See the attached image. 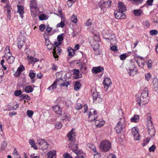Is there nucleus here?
<instances>
[{
    "label": "nucleus",
    "mask_w": 158,
    "mask_h": 158,
    "mask_svg": "<svg viewBox=\"0 0 158 158\" xmlns=\"http://www.w3.org/2000/svg\"><path fill=\"white\" fill-rule=\"evenodd\" d=\"M148 89L145 88L141 94L140 97L136 98V101L139 106L145 107L148 102Z\"/></svg>",
    "instance_id": "1"
},
{
    "label": "nucleus",
    "mask_w": 158,
    "mask_h": 158,
    "mask_svg": "<svg viewBox=\"0 0 158 158\" xmlns=\"http://www.w3.org/2000/svg\"><path fill=\"white\" fill-rule=\"evenodd\" d=\"M119 114H120V116L121 117H120L119 121L115 127V130L117 133H120L123 130V127L125 125V119L123 115V111L122 110H120L118 111Z\"/></svg>",
    "instance_id": "2"
},
{
    "label": "nucleus",
    "mask_w": 158,
    "mask_h": 158,
    "mask_svg": "<svg viewBox=\"0 0 158 158\" xmlns=\"http://www.w3.org/2000/svg\"><path fill=\"white\" fill-rule=\"evenodd\" d=\"M146 125L148 130L149 135H150L151 137L154 136L155 133V129L152 120V117L150 114H147Z\"/></svg>",
    "instance_id": "3"
},
{
    "label": "nucleus",
    "mask_w": 158,
    "mask_h": 158,
    "mask_svg": "<svg viewBox=\"0 0 158 158\" xmlns=\"http://www.w3.org/2000/svg\"><path fill=\"white\" fill-rule=\"evenodd\" d=\"M30 2V7L31 15L33 17L36 16L39 11V8L36 0H28Z\"/></svg>",
    "instance_id": "4"
},
{
    "label": "nucleus",
    "mask_w": 158,
    "mask_h": 158,
    "mask_svg": "<svg viewBox=\"0 0 158 158\" xmlns=\"http://www.w3.org/2000/svg\"><path fill=\"white\" fill-rule=\"evenodd\" d=\"M99 148L102 151L106 152L111 148V143L107 140H102L100 143Z\"/></svg>",
    "instance_id": "5"
},
{
    "label": "nucleus",
    "mask_w": 158,
    "mask_h": 158,
    "mask_svg": "<svg viewBox=\"0 0 158 158\" xmlns=\"http://www.w3.org/2000/svg\"><path fill=\"white\" fill-rule=\"evenodd\" d=\"M62 81L61 79L60 80L56 79L55 81L53 84L50 86L48 89V90L52 91V92L56 88L57 85L59 84L61 86H66L67 87L69 85V81L64 82L63 83H59Z\"/></svg>",
    "instance_id": "6"
},
{
    "label": "nucleus",
    "mask_w": 158,
    "mask_h": 158,
    "mask_svg": "<svg viewBox=\"0 0 158 158\" xmlns=\"http://www.w3.org/2000/svg\"><path fill=\"white\" fill-rule=\"evenodd\" d=\"M129 75L131 76H134L137 73V70L135 66L134 62H131L130 66L128 68H126Z\"/></svg>",
    "instance_id": "7"
},
{
    "label": "nucleus",
    "mask_w": 158,
    "mask_h": 158,
    "mask_svg": "<svg viewBox=\"0 0 158 158\" xmlns=\"http://www.w3.org/2000/svg\"><path fill=\"white\" fill-rule=\"evenodd\" d=\"M91 93L94 102L97 103L102 102V99L100 97V94L95 89L91 90Z\"/></svg>",
    "instance_id": "8"
},
{
    "label": "nucleus",
    "mask_w": 158,
    "mask_h": 158,
    "mask_svg": "<svg viewBox=\"0 0 158 158\" xmlns=\"http://www.w3.org/2000/svg\"><path fill=\"white\" fill-rule=\"evenodd\" d=\"M72 144L69 143V147L78 156L76 157V158H84L83 156V155L79 156V155H81L82 152L80 150L78 149V148L77 145L75 144H73L72 146Z\"/></svg>",
    "instance_id": "9"
},
{
    "label": "nucleus",
    "mask_w": 158,
    "mask_h": 158,
    "mask_svg": "<svg viewBox=\"0 0 158 158\" xmlns=\"http://www.w3.org/2000/svg\"><path fill=\"white\" fill-rule=\"evenodd\" d=\"M87 113L88 118L90 121H93L96 119L98 117L96 111L94 110L91 109L88 110Z\"/></svg>",
    "instance_id": "10"
},
{
    "label": "nucleus",
    "mask_w": 158,
    "mask_h": 158,
    "mask_svg": "<svg viewBox=\"0 0 158 158\" xmlns=\"http://www.w3.org/2000/svg\"><path fill=\"white\" fill-rule=\"evenodd\" d=\"M37 143L39 145V148L42 150H46L48 147V144L44 139L38 140Z\"/></svg>",
    "instance_id": "11"
},
{
    "label": "nucleus",
    "mask_w": 158,
    "mask_h": 158,
    "mask_svg": "<svg viewBox=\"0 0 158 158\" xmlns=\"http://www.w3.org/2000/svg\"><path fill=\"white\" fill-rule=\"evenodd\" d=\"M131 134L134 137V139L136 140H139L140 138V135L138 132V129L137 127H134L131 129Z\"/></svg>",
    "instance_id": "12"
},
{
    "label": "nucleus",
    "mask_w": 158,
    "mask_h": 158,
    "mask_svg": "<svg viewBox=\"0 0 158 158\" xmlns=\"http://www.w3.org/2000/svg\"><path fill=\"white\" fill-rule=\"evenodd\" d=\"M92 48L94 51V53L96 55H98L100 54L101 49L99 44L97 42H95L94 43Z\"/></svg>",
    "instance_id": "13"
},
{
    "label": "nucleus",
    "mask_w": 158,
    "mask_h": 158,
    "mask_svg": "<svg viewBox=\"0 0 158 158\" xmlns=\"http://www.w3.org/2000/svg\"><path fill=\"white\" fill-rule=\"evenodd\" d=\"M61 49L59 47H54L53 49V54L54 58L56 59H57L56 60H57L58 56L57 54H58V55H60Z\"/></svg>",
    "instance_id": "14"
},
{
    "label": "nucleus",
    "mask_w": 158,
    "mask_h": 158,
    "mask_svg": "<svg viewBox=\"0 0 158 158\" xmlns=\"http://www.w3.org/2000/svg\"><path fill=\"white\" fill-rule=\"evenodd\" d=\"M114 15L117 19H125L126 18V16L125 14L123 12H122L119 10L114 12Z\"/></svg>",
    "instance_id": "15"
},
{
    "label": "nucleus",
    "mask_w": 158,
    "mask_h": 158,
    "mask_svg": "<svg viewBox=\"0 0 158 158\" xmlns=\"http://www.w3.org/2000/svg\"><path fill=\"white\" fill-rule=\"evenodd\" d=\"M74 131L75 129L73 128L68 134L67 136L69 141L72 142L74 140L75 134Z\"/></svg>",
    "instance_id": "16"
},
{
    "label": "nucleus",
    "mask_w": 158,
    "mask_h": 158,
    "mask_svg": "<svg viewBox=\"0 0 158 158\" xmlns=\"http://www.w3.org/2000/svg\"><path fill=\"white\" fill-rule=\"evenodd\" d=\"M27 61L29 64H32L33 66L35 63L39 61V59L35 57L32 56H27Z\"/></svg>",
    "instance_id": "17"
},
{
    "label": "nucleus",
    "mask_w": 158,
    "mask_h": 158,
    "mask_svg": "<svg viewBox=\"0 0 158 158\" xmlns=\"http://www.w3.org/2000/svg\"><path fill=\"white\" fill-rule=\"evenodd\" d=\"M4 57L6 58L7 62L9 64H12L13 63L15 59V57L12 56L11 54H9L8 55H5L2 57V58Z\"/></svg>",
    "instance_id": "18"
},
{
    "label": "nucleus",
    "mask_w": 158,
    "mask_h": 158,
    "mask_svg": "<svg viewBox=\"0 0 158 158\" xmlns=\"http://www.w3.org/2000/svg\"><path fill=\"white\" fill-rule=\"evenodd\" d=\"M103 84L104 88L106 87V90L108 89V88L112 84V82L110 78H105L103 81Z\"/></svg>",
    "instance_id": "19"
},
{
    "label": "nucleus",
    "mask_w": 158,
    "mask_h": 158,
    "mask_svg": "<svg viewBox=\"0 0 158 158\" xmlns=\"http://www.w3.org/2000/svg\"><path fill=\"white\" fill-rule=\"evenodd\" d=\"M137 63L139 66L141 68H142L145 64L144 61L142 57H138L137 60Z\"/></svg>",
    "instance_id": "20"
},
{
    "label": "nucleus",
    "mask_w": 158,
    "mask_h": 158,
    "mask_svg": "<svg viewBox=\"0 0 158 158\" xmlns=\"http://www.w3.org/2000/svg\"><path fill=\"white\" fill-rule=\"evenodd\" d=\"M25 40L26 38L24 36L21 35L20 37V40H19L18 44V46L19 48H21L24 45Z\"/></svg>",
    "instance_id": "21"
},
{
    "label": "nucleus",
    "mask_w": 158,
    "mask_h": 158,
    "mask_svg": "<svg viewBox=\"0 0 158 158\" xmlns=\"http://www.w3.org/2000/svg\"><path fill=\"white\" fill-rule=\"evenodd\" d=\"M103 68L100 66L93 67L92 69L93 72L95 74L101 72L103 71Z\"/></svg>",
    "instance_id": "22"
},
{
    "label": "nucleus",
    "mask_w": 158,
    "mask_h": 158,
    "mask_svg": "<svg viewBox=\"0 0 158 158\" xmlns=\"http://www.w3.org/2000/svg\"><path fill=\"white\" fill-rule=\"evenodd\" d=\"M72 71L75 76L74 77L75 79H78L81 77L82 74L81 73H80L78 69H74Z\"/></svg>",
    "instance_id": "23"
},
{
    "label": "nucleus",
    "mask_w": 158,
    "mask_h": 158,
    "mask_svg": "<svg viewBox=\"0 0 158 158\" xmlns=\"http://www.w3.org/2000/svg\"><path fill=\"white\" fill-rule=\"evenodd\" d=\"M118 9L119 11L124 12L126 11L127 8L125 5L122 2H120L118 4Z\"/></svg>",
    "instance_id": "24"
},
{
    "label": "nucleus",
    "mask_w": 158,
    "mask_h": 158,
    "mask_svg": "<svg viewBox=\"0 0 158 158\" xmlns=\"http://www.w3.org/2000/svg\"><path fill=\"white\" fill-rule=\"evenodd\" d=\"M56 152L53 150L50 151L48 154V158H56Z\"/></svg>",
    "instance_id": "25"
},
{
    "label": "nucleus",
    "mask_w": 158,
    "mask_h": 158,
    "mask_svg": "<svg viewBox=\"0 0 158 158\" xmlns=\"http://www.w3.org/2000/svg\"><path fill=\"white\" fill-rule=\"evenodd\" d=\"M18 11L17 13L20 15L22 19L23 17V14L24 13L23 10V7L21 6L18 5Z\"/></svg>",
    "instance_id": "26"
},
{
    "label": "nucleus",
    "mask_w": 158,
    "mask_h": 158,
    "mask_svg": "<svg viewBox=\"0 0 158 158\" xmlns=\"http://www.w3.org/2000/svg\"><path fill=\"white\" fill-rule=\"evenodd\" d=\"M53 110L57 114H60L62 113L61 109L58 105L55 106L53 107Z\"/></svg>",
    "instance_id": "27"
},
{
    "label": "nucleus",
    "mask_w": 158,
    "mask_h": 158,
    "mask_svg": "<svg viewBox=\"0 0 158 158\" xmlns=\"http://www.w3.org/2000/svg\"><path fill=\"white\" fill-rule=\"evenodd\" d=\"M152 83L154 89L155 90L158 88V78L155 77L153 79Z\"/></svg>",
    "instance_id": "28"
},
{
    "label": "nucleus",
    "mask_w": 158,
    "mask_h": 158,
    "mask_svg": "<svg viewBox=\"0 0 158 158\" xmlns=\"http://www.w3.org/2000/svg\"><path fill=\"white\" fill-rule=\"evenodd\" d=\"M99 7L102 10L106 7V3L104 0H101L98 3Z\"/></svg>",
    "instance_id": "29"
},
{
    "label": "nucleus",
    "mask_w": 158,
    "mask_h": 158,
    "mask_svg": "<svg viewBox=\"0 0 158 158\" xmlns=\"http://www.w3.org/2000/svg\"><path fill=\"white\" fill-rule=\"evenodd\" d=\"M95 124L97 127H101L103 126L104 124V122L102 119L97 120L95 121Z\"/></svg>",
    "instance_id": "30"
},
{
    "label": "nucleus",
    "mask_w": 158,
    "mask_h": 158,
    "mask_svg": "<svg viewBox=\"0 0 158 158\" xmlns=\"http://www.w3.org/2000/svg\"><path fill=\"white\" fill-rule=\"evenodd\" d=\"M133 13L136 16H140L143 14V11L139 9L135 10H133Z\"/></svg>",
    "instance_id": "31"
},
{
    "label": "nucleus",
    "mask_w": 158,
    "mask_h": 158,
    "mask_svg": "<svg viewBox=\"0 0 158 158\" xmlns=\"http://www.w3.org/2000/svg\"><path fill=\"white\" fill-rule=\"evenodd\" d=\"M139 116L138 115H135L131 119L132 122L137 123L139 120Z\"/></svg>",
    "instance_id": "32"
},
{
    "label": "nucleus",
    "mask_w": 158,
    "mask_h": 158,
    "mask_svg": "<svg viewBox=\"0 0 158 158\" xmlns=\"http://www.w3.org/2000/svg\"><path fill=\"white\" fill-rule=\"evenodd\" d=\"M33 90V88L31 86H27L25 87L24 89V91L27 93L32 92Z\"/></svg>",
    "instance_id": "33"
},
{
    "label": "nucleus",
    "mask_w": 158,
    "mask_h": 158,
    "mask_svg": "<svg viewBox=\"0 0 158 158\" xmlns=\"http://www.w3.org/2000/svg\"><path fill=\"white\" fill-rule=\"evenodd\" d=\"M68 55L69 56H73L75 54V51L71 47H69L67 49Z\"/></svg>",
    "instance_id": "34"
},
{
    "label": "nucleus",
    "mask_w": 158,
    "mask_h": 158,
    "mask_svg": "<svg viewBox=\"0 0 158 158\" xmlns=\"http://www.w3.org/2000/svg\"><path fill=\"white\" fill-rule=\"evenodd\" d=\"M151 137L149 135V136L148 137L145 138L143 140V142L142 143V146H144L148 144L149 143L150 139Z\"/></svg>",
    "instance_id": "35"
},
{
    "label": "nucleus",
    "mask_w": 158,
    "mask_h": 158,
    "mask_svg": "<svg viewBox=\"0 0 158 158\" xmlns=\"http://www.w3.org/2000/svg\"><path fill=\"white\" fill-rule=\"evenodd\" d=\"M81 85L79 81L75 82L74 85V89L76 91L78 90L81 87Z\"/></svg>",
    "instance_id": "36"
},
{
    "label": "nucleus",
    "mask_w": 158,
    "mask_h": 158,
    "mask_svg": "<svg viewBox=\"0 0 158 158\" xmlns=\"http://www.w3.org/2000/svg\"><path fill=\"white\" fill-rule=\"evenodd\" d=\"M87 146L89 148L93 151L94 152L97 151L96 147L92 143H88Z\"/></svg>",
    "instance_id": "37"
},
{
    "label": "nucleus",
    "mask_w": 158,
    "mask_h": 158,
    "mask_svg": "<svg viewBox=\"0 0 158 158\" xmlns=\"http://www.w3.org/2000/svg\"><path fill=\"white\" fill-rule=\"evenodd\" d=\"M29 143L31 145V147L33 148L35 150L37 149V147L35 146V143L33 139H30Z\"/></svg>",
    "instance_id": "38"
},
{
    "label": "nucleus",
    "mask_w": 158,
    "mask_h": 158,
    "mask_svg": "<svg viewBox=\"0 0 158 158\" xmlns=\"http://www.w3.org/2000/svg\"><path fill=\"white\" fill-rule=\"evenodd\" d=\"M71 22L73 23H76L77 22V19L76 15H73L70 18Z\"/></svg>",
    "instance_id": "39"
},
{
    "label": "nucleus",
    "mask_w": 158,
    "mask_h": 158,
    "mask_svg": "<svg viewBox=\"0 0 158 158\" xmlns=\"http://www.w3.org/2000/svg\"><path fill=\"white\" fill-rule=\"evenodd\" d=\"M107 41L109 42L111 44H114V42L115 41V38L114 37V38H105Z\"/></svg>",
    "instance_id": "40"
},
{
    "label": "nucleus",
    "mask_w": 158,
    "mask_h": 158,
    "mask_svg": "<svg viewBox=\"0 0 158 158\" xmlns=\"http://www.w3.org/2000/svg\"><path fill=\"white\" fill-rule=\"evenodd\" d=\"M48 18V16L45 14H42L39 16V19L41 20H47Z\"/></svg>",
    "instance_id": "41"
},
{
    "label": "nucleus",
    "mask_w": 158,
    "mask_h": 158,
    "mask_svg": "<svg viewBox=\"0 0 158 158\" xmlns=\"http://www.w3.org/2000/svg\"><path fill=\"white\" fill-rule=\"evenodd\" d=\"M29 76L31 79H33L35 76V73L34 72V70H31L30 71Z\"/></svg>",
    "instance_id": "42"
},
{
    "label": "nucleus",
    "mask_w": 158,
    "mask_h": 158,
    "mask_svg": "<svg viewBox=\"0 0 158 158\" xmlns=\"http://www.w3.org/2000/svg\"><path fill=\"white\" fill-rule=\"evenodd\" d=\"M5 54L7 55H9V54H11L10 52V47L9 46H6L4 51Z\"/></svg>",
    "instance_id": "43"
},
{
    "label": "nucleus",
    "mask_w": 158,
    "mask_h": 158,
    "mask_svg": "<svg viewBox=\"0 0 158 158\" xmlns=\"http://www.w3.org/2000/svg\"><path fill=\"white\" fill-rule=\"evenodd\" d=\"M13 154L14 155V157L15 158H20V155L17 152L16 148L14 149V153Z\"/></svg>",
    "instance_id": "44"
},
{
    "label": "nucleus",
    "mask_w": 158,
    "mask_h": 158,
    "mask_svg": "<svg viewBox=\"0 0 158 158\" xmlns=\"http://www.w3.org/2000/svg\"><path fill=\"white\" fill-rule=\"evenodd\" d=\"M62 126V124L61 123L59 122H57L55 124L56 127L57 129H60Z\"/></svg>",
    "instance_id": "45"
},
{
    "label": "nucleus",
    "mask_w": 158,
    "mask_h": 158,
    "mask_svg": "<svg viewBox=\"0 0 158 158\" xmlns=\"http://www.w3.org/2000/svg\"><path fill=\"white\" fill-rule=\"evenodd\" d=\"M20 97L22 98L23 99L24 98H26L27 100H30L31 99L30 97L28 96V95L27 94H21L20 96Z\"/></svg>",
    "instance_id": "46"
},
{
    "label": "nucleus",
    "mask_w": 158,
    "mask_h": 158,
    "mask_svg": "<svg viewBox=\"0 0 158 158\" xmlns=\"http://www.w3.org/2000/svg\"><path fill=\"white\" fill-rule=\"evenodd\" d=\"M152 61L151 60H149L147 63V64L149 69H150L152 68Z\"/></svg>",
    "instance_id": "47"
},
{
    "label": "nucleus",
    "mask_w": 158,
    "mask_h": 158,
    "mask_svg": "<svg viewBox=\"0 0 158 158\" xmlns=\"http://www.w3.org/2000/svg\"><path fill=\"white\" fill-rule=\"evenodd\" d=\"M149 33L151 35H153L157 34L158 31L156 30H151Z\"/></svg>",
    "instance_id": "48"
},
{
    "label": "nucleus",
    "mask_w": 158,
    "mask_h": 158,
    "mask_svg": "<svg viewBox=\"0 0 158 158\" xmlns=\"http://www.w3.org/2000/svg\"><path fill=\"white\" fill-rule=\"evenodd\" d=\"M143 24L146 27H150V24L149 22L147 20H145L143 22Z\"/></svg>",
    "instance_id": "49"
},
{
    "label": "nucleus",
    "mask_w": 158,
    "mask_h": 158,
    "mask_svg": "<svg viewBox=\"0 0 158 158\" xmlns=\"http://www.w3.org/2000/svg\"><path fill=\"white\" fill-rule=\"evenodd\" d=\"M83 107L82 105L79 103H77L75 106V108L77 110H80Z\"/></svg>",
    "instance_id": "50"
},
{
    "label": "nucleus",
    "mask_w": 158,
    "mask_h": 158,
    "mask_svg": "<svg viewBox=\"0 0 158 158\" xmlns=\"http://www.w3.org/2000/svg\"><path fill=\"white\" fill-rule=\"evenodd\" d=\"M27 114L29 117H31L33 115V112L31 110H27Z\"/></svg>",
    "instance_id": "51"
},
{
    "label": "nucleus",
    "mask_w": 158,
    "mask_h": 158,
    "mask_svg": "<svg viewBox=\"0 0 158 158\" xmlns=\"http://www.w3.org/2000/svg\"><path fill=\"white\" fill-rule=\"evenodd\" d=\"M22 92L20 90H17L15 91L14 92V94L16 96H18L21 95Z\"/></svg>",
    "instance_id": "52"
},
{
    "label": "nucleus",
    "mask_w": 158,
    "mask_h": 158,
    "mask_svg": "<svg viewBox=\"0 0 158 158\" xmlns=\"http://www.w3.org/2000/svg\"><path fill=\"white\" fill-rule=\"evenodd\" d=\"M64 23L62 21H61L60 23L57 24L56 25L57 27H61L63 28L64 26Z\"/></svg>",
    "instance_id": "53"
},
{
    "label": "nucleus",
    "mask_w": 158,
    "mask_h": 158,
    "mask_svg": "<svg viewBox=\"0 0 158 158\" xmlns=\"http://www.w3.org/2000/svg\"><path fill=\"white\" fill-rule=\"evenodd\" d=\"M7 146V143L6 142H3L2 144V149L4 150Z\"/></svg>",
    "instance_id": "54"
},
{
    "label": "nucleus",
    "mask_w": 158,
    "mask_h": 158,
    "mask_svg": "<svg viewBox=\"0 0 158 158\" xmlns=\"http://www.w3.org/2000/svg\"><path fill=\"white\" fill-rule=\"evenodd\" d=\"M151 75L149 73H147L145 75V78L146 80L147 81H148V80L151 77Z\"/></svg>",
    "instance_id": "55"
},
{
    "label": "nucleus",
    "mask_w": 158,
    "mask_h": 158,
    "mask_svg": "<svg viewBox=\"0 0 158 158\" xmlns=\"http://www.w3.org/2000/svg\"><path fill=\"white\" fill-rule=\"evenodd\" d=\"M24 69V67L23 66H20L17 70L20 73H21Z\"/></svg>",
    "instance_id": "56"
},
{
    "label": "nucleus",
    "mask_w": 158,
    "mask_h": 158,
    "mask_svg": "<svg viewBox=\"0 0 158 158\" xmlns=\"http://www.w3.org/2000/svg\"><path fill=\"white\" fill-rule=\"evenodd\" d=\"M127 56L125 54H121L120 56V58L121 60H124L127 58Z\"/></svg>",
    "instance_id": "57"
},
{
    "label": "nucleus",
    "mask_w": 158,
    "mask_h": 158,
    "mask_svg": "<svg viewBox=\"0 0 158 158\" xmlns=\"http://www.w3.org/2000/svg\"><path fill=\"white\" fill-rule=\"evenodd\" d=\"M63 36L62 35H60L58 36L57 37V41L61 42L63 40Z\"/></svg>",
    "instance_id": "58"
},
{
    "label": "nucleus",
    "mask_w": 158,
    "mask_h": 158,
    "mask_svg": "<svg viewBox=\"0 0 158 158\" xmlns=\"http://www.w3.org/2000/svg\"><path fill=\"white\" fill-rule=\"evenodd\" d=\"M63 156L64 158H73L69 154L67 153H65L64 154Z\"/></svg>",
    "instance_id": "59"
},
{
    "label": "nucleus",
    "mask_w": 158,
    "mask_h": 158,
    "mask_svg": "<svg viewBox=\"0 0 158 158\" xmlns=\"http://www.w3.org/2000/svg\"><path fill=\"white\" fill-rule=\"evenodd\" d=\"M88 106L87 105L85 104L84 105V106H83V112L84 113H85L87 112V111L88 110Z\"/></svg>",
    "instance_id": "60"
},
{
    "label": "nucleus",
    "mask_w": 158,
    "mask_h": 158,
    "mask_svg": "<svg viewBox=\"0 0 158 158\" xmlns=\"http://www.w3.org/2000/svg\"><path fill=\"white\" fill-rule=\"evenodd\" d=\"M39 27L40 31H43L45 29V25L42 24Z\"/></svg>",
    "instance_id": "61"
},
{
    "label": "nucleus",
    "mask_w": 158,
    "mask_h": 158,
    "mask_svg": "<svg viewBox=\"0 0 158 158\" xmlns=\"http://www.w3.org/2000/svg\"><path fill=\"white\" fill-rule=\"evenodd\" d=\"M47 48L49 50H51L52 48H54V46L52 44L46 45Z\"/></svg>",
    "instance_id": "62"
},
{
    "label": "nucleus",
    "mask_w": 158,
    "mask_h": 158,
    "mask_svg": "<svg viewBox=\"0 0 158 158\" xmlns=\"http://www.w3.org/2000/svg\"><path fill=\"white\" fill-rule=\"evenodd\" d=\"M47 28L46 29V31L48 33H49L52 30V28L49 27V25H48L46 26Z\"/></svg>",
    "instance_id": "63"
},
{
    "label": "nucleus",
    "mask_w": 158,
    "mask_h": 158,
    "mask_svg": "<svg viewBox=\"0 0 158 158\" xmlns=\"http://www.w3.org/2000/svg\"><path fill=\"white\" fill-rule=\"evenodd\" d=\"M156 147L154 145H152L149 148V151L150 152H154L155 149Z\"/></svg>",
    "instance_id": "64"
}]
</instances>
